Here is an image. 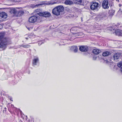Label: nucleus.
<instances>
[{"instance_id":"1","label":"nucleus","mask_w":122,"mask_h":122,"mask_svg":"<svg viewBox=\"0 0 122 122\" xmlns=\"http://www.w3.org/2000/svg\"><path fill=\"white\" fill-rule=\"evenodd\" d=\"M4 33H0V50H4L8 43L10 39L4 37Z\"/></svg>"},{"instance_id":"2","label":"nucleus","mask_w":122,"mask_h":122,"mask_svg":"<svg viewBox=\"0 0 122 122\" xmlns=\"http://www.w3.org/2000/svg\"><path fill=\"white\" fill-rule=\"evenodd\" d=\"M64 10V7L62 5H59L56 7L52 10V13L56 15H59L60 13L63 12Z\"/></svg>"},{"instance_id":"3","label":"nucleus","mask_w":122,"mask_h":122,"mask_svg":"<svg viewBox=\"0 0 122 122\" xmlns=\"http://www.w3.org/2000/svg\"><path fill=\"white\" fill-rule=\"evenodd\" d=\"M107 13L106 12H103L98 15L96 18L97 20H100L105 19L107 17Z\"/></svg>"},{"instance_id":"4","label":"nucleus","mask_w":122,"mask_h":122,"mask_svg":"<svg viewBox=\"0 0 122 122\" xmlns=\"http://www.w3.org/2000/svg\"><path fill=\"white\" fill-rule=\"evenodd\" d=\"M90 8L92 10H98L99 8L98 3L96 2H92L90 6Z\"/></svg>"},{"instance_id":"5","label":"nucleus","mask_w":122,"mask_h":122,"mask_svg":"<svg viewBox=\"0 0 122 122\" xmlns=\"http://www.w3.org/2000/svg\"><path fill=\"white\" fill-rule=\"evenodd\" d=\"M39 16L37 15H33L30 17L29 19V21L30 23H35L38 19Z\"/></svg>"},{"instance_id":"6","label":"nucleus","mask_w":122,"mask_h":122,"mask_svg":"<svg viewBox=\"0 0 122 122\" xmlns=\"http://www.w3.org/2000/svg\"><path fill=\"white\" fill-rule=\"evenodd\" d=\"M36 14L40 16H43L45 17H49L51 15V14L49 12L46 11L37 13Z\"/></svg>"},{"instance_id":"7","label":"nucleus","mask_w":122,"mask_h":122,"mask_svg":"<svg viewBox=\"0 0 122 122\" xmlns=\"http://www.w3.org/2000/svg\"><path fill=\"white\" fill-rule=\"evenodd\" d=\"M102 6L104 9H107L109 8L108 2L107 0H104L103 1Z\"/></svg>"},{"instance_id":"8","label":"nucleus","mask_w":122,"mask_h":122,"mask_svg":"<svg viewBox=\"0 0 122 122\" xmlns=\"http://www.w3.org/2000/svg\"><path fill=\"white\" fill-rule=\"evenodd\" d=\"M79 49L81 51L85 52L88 50V48L86 46H82L80 47Z\"/></svg>"},{"instance_id":"9","label":"nucleus","mask_w":122,"mask_h":122,"mask_svg":"<svg viewBox=\"0 0 122 122\" xmlns=\"http://www.w3.org/2000/svg\"><path fill=\"white\" fill-rule=\"evenodd\" d=\"M39 61L38 57H36L34 58L33 60L32 64L33 66H35L37 65V63Z\"/></svg>"},{"instance_id":"10","label":"nucleus","mask_w":122,"mask_h":122,"mask_svg":"<svg viewBox=\"0 0 122 122\" xmlns=\"http://www.w3.org/2000/svg\"><path fill=\"white\" fill-rule=\"evenodd\" d=\"M120 55V53H117L115 54L113 56L114 60L115 61H117V60L118 59Z\"/></svg>"},{"instance_id":"11","label":"nucleus","mask_w":122,"mask_h":122,"mask_svg":"<svg viewBox=\"0 0 122 122\" xmlns=\"http://www.w3.org/2000/svg\"><path fill=\"white\" fill-rule=\"evenodd\" d=\"M0 16L2 18L5 19L7 17L6 14L4 12H2L0 13Z\"/></svg>"},{"instance_id":"12","label":"nucleus","mask_w":122,"mask_h":122,"mask_svg":"<svg viewBox=\"0 0 122 122\" xmlns=\"http://www.w3.org/2000/svg\"><path fill=\"white\" fill-rule=\"evenodd\" d=\"M115 31L116 34L117 35L119 36H121L122 34L121 30L119 29H118L117 30H115Z\"/></svg>"},{"instance_id":"13","label":"nucleus","mask_w":122,"mask_h":122,"mask_svg":"<svg viewBox=\"0 0 122 122\" xmlns=\"http://www.w3.org/2000/svg\"><path fill=\"white\" fill-rule=\"evenodd\" d=\"M64 3L66 5H71L73 4V2L72 1L69 0H66Z\"/></svg>"},{"instance_id":"14","label":"nucleus","mask_w":122,"mask_h":122,"mask_svg":"<svg viewBox=\"0 0 122 122\" xmlns=\"http://www.w3.org/2000/svg\"><path fill=\"white\" fill-rule=\"evenodd\" d=\"M101 51L99 49H94L93 50L92 52L94 54L97 55L100 53Z\"/></svg>"},{"instance_id":"15","label":"nucleus","mask_w":122,"mask_h":122,"mask_svg":"<svg viewBox=\"0 0 122 122\" xmlns=\"http://www.w3.org/2000/svg\"><path fill=\"white\" fill-rule=\"evenodd\" d=\"M71 50L75 52H77L78 48L77 46H73L71 47Z\"/></svg>"},{"instance_id":"16","label":"nucleus","mask_w":122,"mask_h":122,"mask_svg":"<svg viewBox=\"0 0 122 122\" xmlns=\"http://www.w3.org/2000/svg\"><path fill=\"white\" fill-rule=\"evenodd\" d=\"M110 52L109 51H106L103 52L102 55L103 56H108L110 54Z\"/></svg>"},{"instance_id":"17","label":"nucleus","mask_w":122,"mask_h":122,"mask_svg":"<svg viewBox=\"0 0 122 122\" xmlns=\"http://www.w3.org/2000/svg\"><path fill=\"white\" fill-rule=\"evenodd\" d=\"M117 66L120 68V71L122 72V62H120L118 63Z\"/></svg>"},{"instance_id":"18","label":"nucleus","mask_w":122,"mask_h":122,"mask_svg":"<svg viewBox=\"0 0 122 122\" xmlns=\"http://www.w3.org/2000/svg\"><path fill=\"white\" fill-rule=\"evenodd\" d=\"M17 13V16H20L23 15L24 12L20 10Z\"/></svg>"},{"instance_id":"19","label":"nucleus","mask_w":122,"mask_h":122,"mask_svg":"<svg viewBox=\"0 0 122 122\" xmlns=\"http://www.w3.org/2000/svg\"><path fill=\"white\" fill-rule=\"evenodd\" d=\"M42 5V4H38L36 5L35 4H32L30 5V7L32 8H35L37 6L38 7L40 5Z\"/></svg>"},{"instance_id":"20","label":"nucleus","mask_w":122,"mask_h":122,"mask_svg":"<svg viewBox=\"0 0 122 122\" xmlns=\"http://www.w3.org/2000/svg\"><path fill=\"white\" fill-rule=\"evenodd\" d=\"M115 11L113 10H111L109 11V15L110 16H112L114 14Z\"/></svg>"},{"instance_id":"21","label":"nucleus","mask_w":122,"mask_h":122,"mask_svg":"<svg viewBox=\"0 0 122 122\" xmlns=\"http://www.w3.org/2000/svg\"><path fill=\"white\" fill-rule=\"evenodd\" d=\"M75 3L77 4H80L82 2V0H74Z\"/></svg>"},{"instance_id":"22","label":"nucleus","mask_w":122,"mask_h":122,"mask_svg":"<svg viewBox=\"0 0 122 122\" xmlns=\"http://www.w3.org/2000/svg\"><path fill=\"white\" fill-rule=\"evenodd\" d=\"M20 46L22 47L25 48H28L30 46L28 45L27 44H26V45H25L23 44L21 45Z\"/></svg>"},{"instance_id":"23","label":"nucleus","mask_w":122,"mask_h":122,"mask_svg":"<svg viewBox=\"0 0 122 122\" xmlns=\"http://www.w3.org/2000/svg\"><path fill=\"white\" fill-rule=\"evenodd\" d=\"M59 3V2L58 1H57L56 2H54L53 3H49L48 4V5H53V4H58Z\"/></svg>"},{"instance_id":"24","label":"nucleus","mask_w":122,"mask_h":122,"mask_svg":"<svg viewBox=\"0 0 122 122\" xmlns=\"http://www.w3.org/2000/svg\"><path fill=\"white\" fill-rule=\"evenodd\" d=\"M117 27V26L116 25H115L113 26V27L112 28V29L111 30L112 31V30H114L116 28V27Z\"/></svg>"},{"instance_id":"25","label":"nucleus","mask_w":122,"mask_h":122,"mask_svg":"<svg viewBox=\"0 0 122 122\" xmlns=\"http://www.w3.org/2000/svg\"><path fill=\"white\" fill-rule=\"evenodd\" d=\"M12 12L13 13L15 14H17V11H16V10H13V11H12Z\"/></svg>"},{"instance_id":"26","label":"nucleus","mask_w":122,"mask_h":122,"mask_svg":"<svg viewBox=\"0 0 122 122\" xmlns=\"http://www.w3.org/2000/svg\"><path fill=\"white\" fill-rule=\"evenodd\" d=\"M42 43H43L41 41H40L39 42V43H38V44L39 45H41Z\"/></svg>"},{"instance_id":"27","label":"nucleus","mask_w":122,"mask_h":122,"mask_svg":"<svg viewBox=\"0 0 122 122\" xmlns=\"http://www.w3.org/2000/svg\"><path fill=\"white\" fill-rule=\"evenodd\" d=\"M39 10V9H37L36 10H35V11L36 12H37Z\"/></svg>"},{"instance_id":"28","label":"nucleus","mask_w":122,"mask_h":122,"mask_svg":"<svg viewBox=\"0 0 122 122\" xmlns=\"http://www.w3.org/2000/svg\"><path fill=\"white\" fill-rule=\"evenodd\" d=\"M119 5L120 7H121V6H122V5H121V4H119Z\"/></svg>"},{"instance_id":"29","label":"nucleus","mask_w":122,"mask_h":122,"mask_svg":"<svg viewBox=\"0 0 122 122\" xmlns=\"http://www.w3.org/2000/svg\"><path fill=\"white\" fill-rule=\"evenodd\" d=\"M116 1H117L118 2H119V0H116Z\"/></svg>"},{"instance_id":"30","label":"nucleus","mask_w":122,"mask_h":122,"mask_svg":"<svg viewBox=\"0 0 122 122\" xmlns=\"http://www.w3.org/2000/svg\"><path fill=\"white\" fill-rule=\"evenodd\" d=\"M12 98H10V100H11V101H12Z\"/></svg>"},{"instance_id":"31","label":"nucleus","mask_w":122,"mask_h":122,"mask_svg":"<svg viewBox=\"0 0 122 122\" xmlns=\"http://www.w3.org/2000/svg\"><path fill=\"white\" fill-rule=\"evenodd\" d=\"M26 38V39H28V38Z\"/></svg>"},{"instance_id":"32","label":"nucleus","mask_w":122,"mask_h":122,"mask_svg":"<svg viewBox=\"0 0 122 122\" xmlns=\"http://www.w3.org/2000/svg\"><path fill=\"white\" fill-rule=\"evenodd\" d=\"M5 109H6V108L5 107Z\"/></svg>"},{"instance_id":"33","label":"nucleus","mask_w":122,"mask_h":122,"mask_svg":"<svg viewBox=\"0 0 122 122\" xmlns=\"http://www.w3.org/2000/svg\"><path fill=\"white\" fill-rule=\"evenodd\" d=\"M28 30H29V28H28Z\"/></svg>"},{"instance_id":"34","label":"nucleus","mask_w":122,"mask_h":122,"mask_svg":"<svg viewBox=\"0 0 122 122\" xmlns=\"http://www.w3.org/2000/svg\"><path fill=\"white\" fill-rule=\"evenodd\" d=\"M28 30H29V28H28Z\"/></svg>"},{"instance_id":"35","label":"nucleus","mask_w":122,"mask_h":122,"mask_svg":"<svg viewBox=\"0 0 122 122\" xmlns=\"http://www.w3.org/2000/svg\"><path fill=\"white\" fill-rule=\"evenodd\" d=\"M28 30H29V28H28Z\"/></svg>"}]
</instances>
